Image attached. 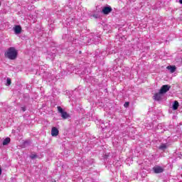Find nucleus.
<instances>
[{"label":"nucleus","instance_id":"1","mask_svg":"<svg viewBox=\"0 0 182 182\" xmlns=\"http://www.w3.org/2000/svg\"><path fill=\"white\" fill-rule=\"evenodd\" d=\"M80 41L82 42V45H90L92 43H95V45H97L100 43L101 38L100 36L90 35L85 37H80Z\"/></svg>","mask_w":182,"mask_h":182},{"label":"nucleus","instance_id":"2","mask_svg":"<svg viewBox=\"0 0 182 182\" xmlns=\"http://www.w3.org/2000/svg\"><path fill=\"white\" fill-rule=\"evenodd\" d=\"M5 58L10 60H15L18 58V50L14 47H10L4 53Z\"/></svg>","mask_w":182,"mask_h":182},{"label":"nucleus","instance_id":"3","mask_svg":"<svg viewBox=\"0 0 182 182\" xmlns=\"http://www.w3.org/2000/svg\"><path fill=\"white\" fill-rule=\"evenodd\" d=\"M58 113H60L61 117L64 119L66 120V119H69L70 117V115L68 114L65 110L61 107H58Z\"/></svg>","mask_w":182,"mask_h":182},{"label":"nucleus","instance_id":"4","mask_svg":"<svg viewBox=\"0 0 182 182\" xmlns=\"http://www.w3.org/2000/svg\"><path fill=\"white\" fill-rule=\"evenodd\" d=\"M171 87L168 85H163L159 90L160 94L164 95V93H167V92H168V90H170Z\"/></svg>","mask_w":182,"mask_h":182},{"label":"nucleus","instance_id":"5","mask_svg":"<svg viewBox=\"0 0 182 182\" xmlns=\"http://www.w3.org/2000/svg\"><path fill=\"white\" fill-rule=\"evenodd\" d=\"M152 170L155 174H159L160 173H163V171H164V168L160 166H154Z\"/></svg>","mask_w":182,"mask_h":182},{"label":"nucleus","instance_id":"6","mask_svg":"<svg viewBox=\"0 0 182 182\" xmlns=\"http://www.w3.org/2000/svg\"><path fill=\"white\" fill-rule=\"evenodd\" d=\"M112 11H113L112 7L110 6H107L103 7L102 12V14H104V15H109V14H110Z\"/></svg>","mask_w":182,"mask_h":182},{"label":"nucleus","instance_id":"7","mask_svg":"<svg viewBox=\"0 0 182 182\" xmlns=\"http://www.w3.org/2000/svg\"><path fill=\"white\" fill-rule=\"evenodd\" d=\"M13 30L14 31V33L16 35H19V33H21L22 32V27H21V26H15L13 28Z\"/></svg>","mask_w":182,"mask_h":182},{"label":"nucleus","instance_id":"8","mask_svg":"<svg viewBox=\"0 0 182 182\" xmlns=\"http://www.w3.org/2000/svg\"><path fill=\"white\" fill-rule=\"evenodd\" d=\"M156 130H159V133H164V132H166V129H164V124H159L156 127Z\"/></svg>","mask_w":182,"mask_h":182},{"label":"nucleus","instance_id":"9","mask_svg":"<svg viewBox=\"0 0 182 182\" xmlns=\"http://www.w3.org/2000/svg\"><path fill=\"white\" fill-rule=\"evenodd\" d=\"M59 134V130L56 127H53L51 129V136L53 137L58 136Z\"/></svg>","mask_w":182,"mask_h":182},{"label":"nucleus","instance_id":"10","mask_svg":"<svg viewBox=\"0 0 182 182\" xmlns=\"http://www.w3.org/2000/svg\"><path fill=\"white\" fill-rule=\"evenodd\" d=\"M168 70H170L171 73H174L176 72V66L169 65L166 68Z\"/></svg>","mask_w":182,"mask_h":182},{"label":"nucleus","instance_id":"11","mask_svg":"<svg viewBox=\"0 0 182 182\" xmlns=\"http://www.w3.org/2000/svg\"><path fill=\"white\" fill-rule=\"evenodd\" d=\"M11 143V138L7 137L3 141V146H8Z\"/></svg>","mask_w":182,"mask_h":182},{"label":"nucleus","instance_id":"12","mask_svg":"<svg viewBox=\"0 0 182 182\" xmlns=\"http://www.w3.org/2000/svg\"><path fill=\"white\" fill-rule=\"evenodd\" d=\"M178 106H179L178 102L174 101L172 106L173 110H177L178 109Z\"/></svg>","mask_w":182,"mask_h":182},{"label":"nucleus","instance_id":"13","mask_svg":"<svg viewBox=\"0 0 182 182\" xmlns=\"http://www.w3.org/2000/svg\"><path fill=\"white\" fill-rule=\"evenodd\" d=\"M161 95L163 94H160V92L159 93L155 94V95L154 96L155 100H161Z\"/></svg>","mask_w":182,"mask_h":182},{"label":"nucleus","instance_id":"14","mask_svg":"<svg viewBox=\"0 0 182 182\" xmlns=\"http://www.w3.org/2000/svg\"><path fill=\"white\" fill-rule=\"evenodd\" d=\"M159 150H166L167 149V144H161L159 147Z\"/></svg>","mask_w":182,"mask_h":182},{"label":"nucleus","instance_id":"15","mask_svg":"<svg viewBox=\"0 0 182 182\" xmlns=\"http://www.w3.org/2000/svg\"><path fill=\"white\" fill-rule=\"evenodd\" d=\"M29 144H31V141L26 140V141H23L22 146H23L24 147H28V146H29Z\"/></svg>","mask_w":182,"mask_h":182},{"label":"nucleus","instance_id":"16","mask_svg":"<svg viewBox=\"0 0 182 182\" xmlns=\"http://www.w3.org/2000/svg\"><path fill=\"white\" fill-rule=\"evenodd\" d=\"M11 78H7L6 80V86H11Z\"/></svg>","mask_w":182,"mask_h":182},{"label":"nucleus","instance_id":"17","mask_svg":"<svg viewBox=\"0 0 182 182\" xmlns=\"http://www.w3.org/2000/svg\"><path fill=\"white\" fill-rule=\"evenodd\" d=\"M129 105H130V102H126L124 104V107H127L129 106Z\"/></svg>","mask_w":182,"mask_h":182},{"label":"nucleus","instance_id":"18","mask_svg":"<svg viewBox=\"0 0 182 182\" xmlns=\"http://www.w3.org/2000/svg\"><path fill=\"white\" fill-rule=\"evenodd\" d=\"M36 157H38V156H36V154H32L31 156V159H32V160H33V159H36Z\"/></svg>","mask_w":182,"mask_h":182},{"label":"nucleus","instance_id":"19","mask_svg":"<svg viewBox=\"0 0 182 182\" xmlns=\"http://www.w3.org/2000/svg\"><path fill=\"white\" fill-rule=\"evenodd\" d=\"M21 110H23V112H26V108L25 107H22Z\"/></svg>","mask_w":182,"mask_h":182},{"label":"nucleus","instance_id":"20","mask_svg":"<svg viewBox=\"0 0 182 182\" xmlns=\"http://www.w3.org/2000/svg\"><path fill=\"white\" fill-rule=\"evenodd\" d=\"M2 174V169L0 168V176Z\"/></svg>","mask_w":182,"mask_h":182},{"label":"nucleus","instance_id":"21","mask_svg":"<svg viewBox=\"0 0 182 182\" xmlns=\"http://www.w3.org/2000/svg\"><path fill=\"white\" fill-rule=\"evenodd\" d=\"M179 4L182 5V0H179Z\"/></svg>","mask_w":182,"mask_h":182},{"label":"nucleus","instance_id":"22","mask_svg":"<svg viewBox=\"0 0 182 182\" xmlns=\"http://www.w3.org/2000/svg\"><path fill=\"white\" fill-rule=\"evenodd\" d=\"M80 53H82V51H80Z\"/></svg>","mask_w":182,"mask_h":182},{"label":"nucleus","instance_id":"23","mask_svg":"<svg viewBox=\"0 0 182 182\" xmlns=\"http://www.w3.org/2000/svg\"><path fill=\"white\" fill-rule=\"evenodd\" d=\"M0 6H1V3H0Z\"/></svg>","mask_w":182,"mask_h":182}]
</instances>
